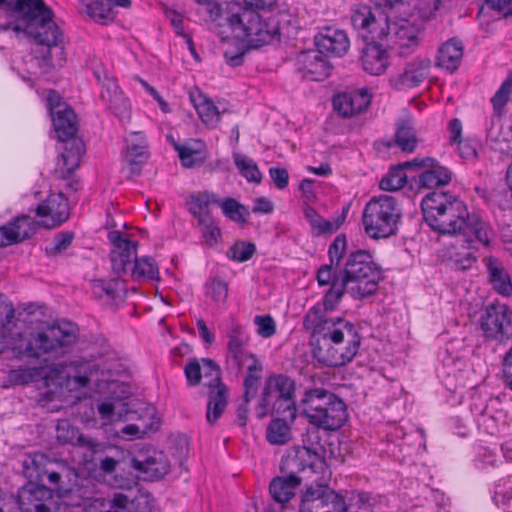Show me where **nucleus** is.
I'll return each instance as SVG.
<instances>
[{"instance_id": "35", "label": "nucleus", "mask_w": 512, "mask_h": 512, "mask_svg": "<svg viewBox=\"0 0 512 512\" xmlns=\"http://www.w3.org/2000/svg\"><path fill=\"white\" fill-rule=\"evenodd\" d=\"M395 143L404 152H413L417 146L415 128L410 119L397 121Z\"/></svg>"}, {"instance_id": "40", "label": "nucleus", "mask_w": 512, "mask_h": 512, "mask_svg": "<svg viewBox=\"0 0 512 512\" xmlns=\"http://www.w3.org/2000/svg\"><path fill=\"white\" fill-rule=\"evenodd\" d=\"M415 167V165L399 164L389 170L387 175L383 177L379 183V187L385 191H396L405 186L407 182V175L404 171L405 168Z\"/></svg>"}, {"instance_id": "59", "label": "nucleus", "mask_w": 512, "mask_h": 512, "mask_svg": "<svg viewBox=\"0 0 512 512\" xmlns=\"http://www.w3.org/2000/svg\"><path fill=\"white\" fill-rule=\"evenodd\" d=\"M257 333L263 338H269L276 333V324L270 315H257L254 317Z\"/></svg>"}, {"instance_id": "32", "label": "nucleus", "mask_w": 512, "mask_h": 512, "mask_svg": "<svg viewBox=\"0 0 512 512\" xmlns=\"http://www.w3.org/2000/svg\"><path fill=\"white\" fill-rule=\"evenodd\" d=\"M68 367V377L79 387H86L94 378L99 380L100 365L95 360L79 358L71 361Z\"/></svg>"}, {"instance_id": "43", "label": "nucleus", "mask_w": 512, "mask_h": 512, "mask_svg": "<svg viewBox=\"0 0 512 512\" xmlns=\"http://www.w3.org/2000/svg\"><path fill=\"white\" fill-rule=\"evenodd\" d=\"M218 205L221 207L223 214L230 220L244 224L247 222L249 211L244 205L240 204L233 198L219 199Z\"/></svg>"}, {"instance_id": "1", "label": "nucleus", "mask_w": 512, "mask_h": 512, "mask_svg": "<svg viewBox=\"0 0 512 512\" xmlns=\"http://www.w3.org/2000/svg\"><path fill=\"white\" fill-rule=\"evenodd\" d=\"M337 270L321 266L316 275L319 286H330L320 305L311 307L303 319V326L319 337L313 351L314 358L328 367L343 366L356 356L361 336L356 326L342 317H325L324 312L334 311L343 295L346 284L337 276Z\"/></svg>"}, {"instance_id": "61", "label": "nucleus", "mask_w": 512, "mask_h": 512, "mask_svg": "<svg viewBox=\"0 0 512 512\" xmlns=\"http://www.w3.org/2000/svg\"><path fill=\"white\" fill-rule=\"evenodd\" d=\"M174 149L178 152L179 159L184 167L191 168L201 163V159H197L198 153L190 147L173 143Z\"/></svg>"}, {"instance_id": "36", "label": "nucleus", "mask_w": 512, "mask_h": 512, "mask_svg": "<svg viewBox=\"0 0 512 512\" xmlns=\"http://www.w3.org/2000/svg\"><path fill=\"white\" fill-rule=\"evenodd\" d=\"M304 215L309 221L311 227L316 230L317 235L331 234L339 229L345 220V216H339L334 222L325 220L318 212L311 206L304 207Z\"/></svg>"}, {"instance_id": "51", "label": "nucleus", "mask_w": 512, "mask_h": 512, "mask_svg": "<svg viewBox=\"0 0 512 512\" xmlns=\"http://www.w3.org/2000/svg\"><path fill=\"white\" fill-rule=\"evenodd\" d=\"M512 93V74H509L507 78L502 82L500 88L495 92L491 98V102L494 111L501 115L503 108L508 103L510 95Z\"/></svg>"}, {"instance_id": "10", "label": "nucleus", "mask_w": 512, "mask_h": 512, "mask_svg": "<svg viewBox=\"0 0 512 512\" xmlns=\"http://www.w3.org/2000/svg\"><path fill=\"white\" fill-rule=\"evenodd\" d=\"M402 218L398 200L390 195L371 198L362 212L365 233L371 239H386L397 234Z\"/></svg>"}, {"instance_id": "21", "label": "nucleus", "mask_w": 512, "mask_h": 512, "mask_svg": "<svg viewBox=\"0 0 512 512\" xmlns=\"http://www.w3.org/2000/svg\"><path fill=\"white\" fill-rule=\"evenodd\" d=\"M124 159L128 164V176L140 175L143 165L149 158L148 143L143 132H132L126 138Z\"/></svg>"}, {"instance_id": "55", "label": "nucleus", "mask_w": 512, "mask_h": 512, "mask_svg": "<svg viewBox=\"0 0 512 512\" xmlns=\"http://www.w3.org/2000/svg\"><path fill=\"white\" fill-rule=\"evenodd\" d=\"M79 438V433L66 419L60 420L56 426V439L61 444H71Z\"/></svg>"}, {"instance_id": "15", "label": "nucleus", "mask_w": 512, "mask_h": 512, "mask_svg": "<svg viewBox=\"0 0 512 512\" xmlns=\"http://www.w3.org/2000/svg\"><path fill=\"white\" fill-rule=\"evenodd\" d=\"M430 67L431 61L428 58H414L390 77V85L398 91L418 87L428 77Z\"/></svg>"}, {"instance_id": "47", "label": "nucleus", "mask_w": 512, "mask_h": 512, "mask_svg": "<svg viewBox=\"0 0 512 512\" xmlns=\"http://www.w3.org/2000/svg\"><path fill=\"white\" fill-rule=\"evenodd\" d=\"M73 239V232L65 231L57 233L51 242L46 245V255L49 257L62 255L71 246Z\"/></svg>"}, {"instance_id": "54", "label": "nucleus", "mask_w": 512, "mask_h": 512, "mask_svg": "<svg viewBox=\"0 0 512 512\" xmlns=\"http://www.w3.org/2000/svg\"><path fill=\"white\" fill-rule=\"evenodd\" d=\"M101 508L102 512H127L128 497L122 493L115 494L112 498H99L95 500Z\"/></svg>"}, {"instance_id": "56", "label": "nucleus", "mask_w": 512, "mask_h": 512, "mask_svg": "<svg viewBox=\"0 0 512 512\" xmlns=\"http://www.w3.org/2000/svg\"><path fill=\"white\" fill-rule=\"evenodd\" d=\"M154 500L149 493H138L133 499H128L127 512H152Z\"/></svg>"}, {"instance_id": "30", "label": "nucleus", "mask_w": 512, "mask_h": 512, "mask_svg": "<svg viewBox=\"0 0 512 512\" xmlns=\"http://www.w3.org/2000/svg\"><path fill=\"white\" fill-rule=\"evenodd\" d=\"M510 324L508 311L504 306H490L481 318V328L487 337L496 338Z\"/></svg>"}, {"instance_id": "46", "label": "nucleus", "mask_w": 512, "mask_h": 512, "mask_svg": "<svg viewBox=\"0 0 512 512\" xmlns=\"http://www.w3.org/2000/svg\"><path fill=\"white\" fill-rule=\"evenodd\" d=\"M235 165L239 170L240 174L248 181L259 184L262 179V174L256 164V162L242 155L235 156Z\"/></svg>"}, {"instance_id": "18", "label": "nucleus", "mask_w": 512, "mask_h": 512, "mask_svg": "<svg viewBox=\"0 0 512 512\" xmlns=\"http://www.w3.org/2000/svg\"><path fill=\"white\" fill-rule=\"evenodd\" d=\"M296 65L306 78L321 81L330 75L332 66L323 52L317 50L302 51L297 55Z\"/></svg>"}, {"instance_id": "8", "label": "nucleus", "mask_w": 512, "mask_h": 512, "mask_svg": "<svg viewBox=\"0 0 512 512\" xmlns=\"http://www.w3.org/2000/svg\"><path fill=\"white\" fill-rule=\"evenodd\" d=\"M301 403L308 422L323 430H337L348 418L344 401L323 388L305 390Z\"/></svg>"}, {"instance_id": "57", "label": "nucleus", "mask_w": 512, "mask_h": 512, "mask_svg": "<svg viewBox=\"0 0 512 512\" xmlns=\"http://www.w3.org/2000/svg\"><path fill=\"white\" fill-rule=\"evenodd\" d=\"M15 315L13 304L6 301H0V342L3 347V338L7 334V326L12 322Z\"/></svg>"}, {"instance_id": "60", "label": "nucleus", "mask_w": 512, "mask_h": 512, "mask_svg": "<svg viewBox=\"0 0 512 512\" xmlns=\"http://www.w3.org/2000/svg\"><path fill=\"white\" fill-rule=\"evenodd\" d=\"M207 294L217 303L225 302L228 295L227 283L220 279L214 278L207 287Z\"/></svg>"}, {"instance_id": "53", "label": "nucleus", "mask_w": 512, "mask_h": 512, "mask_svg": "<svg viewBox=\"0 0 512 512\" xmlns=\"http://www.w3.org/2000/svg\"><path fill=\"white\" fill-rule=\"evenodd\" d=\"M42 376L40 367L12 369L9 372V380L15 385H25Z\"/></svg>"}, {"instance_id": "17", "label": "nucleus", "mask_w": 512, "mask_h": 512, "mask_svg": "<svg viewBox=\"0 0 512 512\" xmlns=\"http://www.w3.org/2000/svg\"><path fill=\"white\" fill-rule=\"evenodd\" d=\"M36 215L42 218L41 226L54 228L65 222L70 215L68 199L62 193H54L38 205Z\"/></svg>"}, {"instance_id": "37", "label": "nucleus", "mask_w": 512, "mask_h": 512, "mask_svg": "<svg viewBox=\"0 0 512 512\" xmlns=\"http://www.w3.org/2000/svg\"><path fill=\"white\" fill-rule=\"evenodd\" d=\"M44 459L43 455L35 456L30 460L31 465L26 461L24 464L25 472L30 478L34 477L38 481H43V477L47 476L49 484L57 488L59 486L61 476L58 472L42 468V462Z\"/></svg>"}, {"instance_id": "64", "label": "nucleus", "mask_w": 512, "mask_h": 512, "mask_svg": "<svg viewBox=\"0 0 512 512\" xmlns=\"http://www.w3.org/2000/svg\"><path fill=\"white\" fill-rule=\"evenodd\" d=\"M47 106L50 114H59L61 110L67 109L70 106L62 102L58 92L50 90L47 95Z\"/></svg>"}, {"instance_id": "28", "label": "nucleus", "mask_w": 512, "mask_h": 512, "mask_svg": "<svg viewBox=\"0 0 512 512\" xmlns=\"http://www.w3.org/2000/svg\"><path fill=\"white\" fill-rule=\"evenodd\" d=\"M484 263L489 282L494 290L503 296H509L512 293V282L503 263L494 256L486 257Z\"/></svg>"}, {"instance_id": "16", "label": "nucleus", "mask_w": 512, "mask_h": 512, "mask_svg": "<svg viewBox=\"0 0 512 512\" xmlns=\"http://www.w3.org/2000/svg\"><path fill=\"white\" fill-rule=\"evenodd\" d=\"M404 165H415V167L423 169L419 174V185L424 188L432 189L445 186L452 180L451 170L434 158H415L412 161L404 162Z\"/></svg>"}, {"instance_id": "44", "label": "nucleus", "mask_w": 512, "mask_h": 512, "mask_svg": "<svg viewBox=\"0 0 512 512\" xmlns=\"http://www.w3.org/2000/svg\"><path fill=\"white\" fill-rule=\"evenodd\" d=\"M197 221L207 245L214 246L217 244L221 237V230L215 223L210 211H207V214H199Z\"/></svg>"}, {"instance_id": "25", "label": "nucleus", "mask_w": 512, "mask_h": 512, "mask_svg": "<svg viewBox=\"0 0 512 512\" xmlns=\"http://www.w3.org/2000/svg\"><path fill=\"white\" fill-rule=\"evenodd\" d=\"M101 86L100 98L108 108L121 120L130 119L129 101L120 91L116 80L105 75V81Z\"/></svg>"}, {"instance_id": "29", "label": "nucleus", "mask_w": 512, "mask_h": 512, "mask_svg": "<svg viewBox=\"0 0 512 512\" xmlns=\"http://www.w3.org/2000/svg\"><path fill=\"white\" fill-rule=\"evenodd\" d=\"M462 42L451 38L443 43L437 53L436 65L446 71L453 73L458 69L463 57Z\"/></svg>"}, {"instance_id": "2", "label": "nucleus", "mask_w": 512, "mask_h": 512, "mask_svg": "<svg viewBox=\"0 0 512 512\" xmlns=\"http://www.w3.org/2000/svg\"><path fill=\"white\" fill-rule=\"evenodd\" d=\"M423 218L435 232L443 235H460L466 244L463 253L450 254L456 269H469L476 261L470 249L476 243L489 246L494 235L490 224L476 213H470L458 197L443 191H432L421 201Z\"/></svg>"}, {"instance_id": "50", "label": "nucleus", "mask_w": 512, "mask_h": 512, "mask_svg": "<svg viewBox=\"0 0 512 512\" xmlns=\"http://www.w3.org/2000/svg\"><path fill=\"white\" fill-rule=\"evenodd\" d=\"M256 252L255 244L246 241H236L227 251V257L236 262H245Z\"/></svg>"}, {"instance_id": "26", "label": "nucleus", "mask_w": 512, "mask_h": 512, "mask_svg": "<svg viewBox=\"0 0 512 512\" xmlns=\"http://www.w3.org/2000/svg\"><path fill=\"white\" fill-rule=\"evenodd\" d=\"M64 143L58 170L63 178L69 177L80 165L81 157L85 153V144L82 139L71 136Z\"/></svg>"}, {"instance_id": "45", "label": "nucleus", "mask_w": 512, "mask_h": 512, "mask_svg": "<svg viewBox=\"0 0 512 512\" xmlns=\"http://www.w3.org/2000/svg\"><path fill=\"white\" fill-rule=\"evenodd\" d=\"M272 415L293 422L297 416L295 398H275L270 404Z\"/></svg>"}, {"instance_id": "9", "label": "nucleus", "mask_w": 512, "mask_h": 512, "mask_svg": "<svg viewBox=\"0 0 512 512\" xmlns=\"http://www.w3.org/2000/svg\"><path fill=\"white\" fill-rule=\"evenodd\" d=\"M77 326L69 321H59L29 333L15 349L27 357L39 358L42 355L58 353L71 346L78 339Z\"/></svg>"}, {"instance_id": "3", "label": "nucleus", "mask_w": 512, "mask_h": 512, "mask_svg": "<svg viewBox=\"0 0 512 512\" xmlns=\"http://www.w3.org/2000/svg\"><path fill=\"white\" fill-rule=\"evenodd\" d=\"M16 18L12 30L23 32L37 44L45 46L44 61L51 66H63L66 62V37L61 28L53 21L52 10L43 0H0Z\"/></svg>"}, {"instance_id": "34", "label": "nucleus", "mask_w": 512, "mask_h": 512, "mask_svg": "<svg viewBox=\"0 0 512 512\" xmlns=\"http://www.w3.org/2000/svg\"><path fill=\"white\" fill-rule=\"evenodd\" d=\"M53 126L59 140H67L76 136L78 130L76 114L71 107L51 115Z\"/></svg>"}, {"instance_id": "48", "label": "nucleus", "mask_w": 512, "mask_h": 512, "mask_svg": "<svg viewBox=\"0 0 512 512\" xmlns=\"http://www.w3.org/2000/svg\"><path fill=\"white\" fill-rule=\"evenodd\" d=\"M493 500L500 506H509L512 503V476H506L495 484Z\"/></svg>"}, {"instance_id": "6", "label": "nucleus", "mask_w": 512, "mask_h": 512, "mask_svg": "<svg viewBox=\"0 0 512 512\" xmlns=\"http://www.w3.org/2000/svg\"><path fill=\"white\" fill-rule=\"evenodd\" d=\"M270 10L243 7L237 2L227 3L225 21L236 37L246 41L250 47L258 48L279 34L278 21L267 15Z\"/></svg>"}, {"instance_id": "11", "label": "nucleus", "mask_w": 512, "mask_h": 512, "mask_svg": "<svg viewBox=\"0 0 512 512\" xmlns=\"http://www.w3.org/2000/svg\"><path fill=\"white\" fill-rule=\"evenodd\" d=\"M209 370L211 380L205 382L210 388L208 395L206 419L210 424L215 423L227 405V387L221 382L219 366L209 358L189 359L184 367V374L189 386H196L202 379V371Z\"/></svg>"}, {"instance_id": "20", "label": "nucleus", "mask_w": 512, "mask_h": 512, "mask_svg": "<svg viewBox=\"0 0 512 512\" xmlns=\"http://www.w3.org/2000/svg\"><path fill=\"white\" fill-rule=\"evenodd\" d=\"M132 467L140 473L146 481H155L169 473L171 465L168 457L163 452L154 451L147 456L133 457Z\"/></svg>"}, {"instance_id": "12", "label": "nucleus", "mask_w": 512, "mask_h": 512, "mask_svg": "<svg viewBox=\"0 0 512 512\" xmlns=\"http://www.w3.org/2000/svg\"><path fill=\"white\" fill-rule=\"evenodd\" d=\"M299 512H348L344 499L327 485L310 486L302 495Z\"/></svg>"}, {"instance_id": "58", "label": "nucleus", "mask_w": 512, "mask_h": 512, "mask_svg": "<svg viewBox=\"0 0 512 512\" xmlns=\"http://www.w3.org/2000/svg\"><path fill=\"white\" fill-rule=\"evenodd\" d=\"M262 373L258 371L245 372L243 379V393L246 398H254L258 392V389L262 380Z\"/></svg>"}, {"instance_id": "39", "label": "nucleus", "mask_w": 512, "mask_h": 512, "mask_svg": "<svg viewBox=\"0 0 512 512\" xmlns=\"http://www.w3.org/2000/svg\"><path fill=\"white\" fill-rule=\"evenodd\" d=\"M289 420L273 419L266 431L267 441L273 445H284L291 440Z\"/></svg>"}, {"instance_id": "63", "label": "nucleus", "mask_w": 512, "mask_h": 512, "mask_svg": "<svg viewBox=\"0 0 512 512\" xmlns=\"http://www.w3.org/2000/svg\"><path fill=\"white\" fill-rule=\"evenodd\" d=\"M93 290L98 297L107 295L110 298H115L120 291V287L117 282L97 281L93 284Z\"/></svg>"}, {"instance_id": "14", "label": "nucleus", "mask_w": 512, "mask_h": 512, "mask_svg": "<svg viewBox=\"0 0 512 512\" xmlns=\"http://www.w3.org/2000/svg\"><path fill=\"white\" fill-rule=\"evenodd\" d=\"M108 239L113 245L110 252L113 272L118 276L131 272L138 243L136 241L123 238L119 231L109 232Z\"/></svg>"}, {"instance_id": "19", "label": "nucleus", "mask_w": 512, "mask_h": 512, "mask_svg": "<svg viewBox=\"0 0 512 512\" xmlns=\"http://www.w3.org/2000/svg\"><path fill=\"white\" fill-rule=\"evenodd\" d=\"M41 222L35 221L28 215H20L12 219L7 225L0 227V247L22 242L32 237Z\"/></svg>"}, {"instance_id": "27", "label": "nucleus", "mask_w": 512, "mask_h": 512, "mask_svg": "<svg viewBox=\"0 0 512 512\" xmlns=\"http://www.w3.org/2000/svg\"><path fill=\"white\" fill-rule=\"evenodd\" d=\"M363 49L361 62L363 69L371 75L383 74L389 66V55L377 40H368Z\"/></svg>"}, {"instance_id": "23", "label": "nucleus", "mask_w": 512, "mask_h": 512, "mask_svg": "<svg viewBox=\"0 0 512 512\" xmlns=\"http://www.w3.org/2000/svg\"><path fill=\"white\" fill-rule=\"evenodd\" d=\"M315 45L326 55L341 57L348 51L350 41L344 30L326 26L316 34Z\"/></svg>"}, {"instance_id": "42", "label": "nucleus", "mask_w": 512, "mask_h": 512, "mask_svg": "<svg viewBox=\"0 0 512 512\" xmlns=\"http://www.w3.org/2000/svg\"><path fill=\"white\" fill-rule=\"evenodd\" d=\"M131 276L135 280H154L158 276V267L154 260L150 257L138 258L137 255L134 259L133 267L131 268Z\"/></svg>"}, {"instance_id": "49", "label": "nucleus", "mask_w": 512, "mask_h": 512, "mask_svg": "<svg viewBox=\"0 0 512 512\" xmlns=\"http://www.w3.org/2000/svg\"><path fill=\"white\" fill-rule=\"evenodd\" d=\"M346 245V236L344 234L337 235L328 249L330 263L324 264L323 266H330L332 269L339 270L341 268L340 263L346 250Z\"/></svg>"}, {"instance_id": "13", "label": "nucleus", "mask_w": 512, "mask_h": 512, "mask_svg": "<svg viewBox=\"0 0 512 512\" xmlns=\"http://www.w3.org/2000/svg\"><path fill=\"white\" fill-rule=\"evenodd\" d=\"M295 390L296 384L292 378L285 374L271 373L265 379L264 388L256 407L258 418L268 415L273 392L277 393L276 398H295Z\"/></svg>"}, {"instance_id": "38", "label": "nucleus", "mask_w": 512, "mask_h": 512, "mask_svg": "<svg viewBox=\"0 0 512 512\" xmlns=\"http://www.w3.org/2000/svg\"><path fill=\"white\" fill-rule=\"evenodd\" d=\"M87 15L102 24L112 22L115 18L110 0H86Z\"/></svg>"}, {"instance_id": "62", "label": "nucleus", "mask_w": 512, "mask_h": 512, "mask_svg": "<svg viewBox=\"0 0 512 512\" xmlns=\"http://www.w3.org/2000/svg\"><path fill=\"white\" fill-rule=\"evenodd\" d=\"M348 512H374L371 497L367 493H358L351 499Z\"/></svg>"}, {"instance_id": "5", "label": "nucleus", "mask_w": 512, "mask_h": 512, "mask_svg": "<svg viewBox=\"0 0 512 512\" xmlns=\"http://www.w3.org/2000/svg\"><path fill=\"white\" fill-rule=\"evenodd\" d=\"M318 449H322L319 444L318 447L304 445L282 458L280 470L284 475L273 478L269 486L274 501L281 504L290 501L301 482L310 478L317 466L323 464Z\"/></svg>"}, {"instance_id": "24", "label": "nucleus", "mask_w": 512, "mask_h": 512, "mask_svg": "<svg viewBox=\"0 0 512 512\" xmlns=\"http://www.w3.org/2000/svg\"><path fill=\"white\" fill-rule=\"evenodd\" d=\"M370 103L371 95L366 88L342 92L333 98L335 111L345 118H350L363 112Z\"/></svg>"}, {"instance_id": "7", "label": "nucleus", "mask_w": 512, "mask_h": 512, "mask_svg": "<svg viewBox=\"0 0 512 512\" xmlns=\"http://www.w3.org/2000/svg\"><path fill=\"white\" fill-rule=\"evenodd\" d=\"M337 274L346 284L347 293L355 299L374 294L382 279L380 267L366 250L351 252L345 259L343 267L337 270Z\"/></svg>"}, {"instance_id": "22", "label": "nucleus", "mask_w": 512, "mask_h": 512, "mask_svg": "<svg viewBox=\"0 0 512 512\" xmlns=\"http://www.w3.org/2000/svg\"><path fill=\"white\" fill-rule=\"evenodd\" d=\"M52 498V489L45 485L30 483L20 491L18 506L23 512H50L47 502Z\"/></svg>"}, {"instance_id": "52", "label": "nucleus", "mask_w": 512, "mask_h": 512, "mask_svg": "<svg viewBox=\"0 0 512 512\" xmlns=\"http://www.w3.org/2000/svg\"><path fill=\"white\" fill-rule=\"evenodd\" d=\"M229 365L237 369L238 372H263V365L254 353L249 351L241 354L238 360H231L228 362Z\"/></svg>"}, {"instance_id": "33", "label": "nucleus", "mask_w": 512, "mask_h": 512, "mask_svg": "<svg viewBox=\"0 0 512 512\" xmlns=\"http://www.w3.org/2000/svg\"><path fill=\"white\" fill-rule=\"evenodd\" d=\"M190 100L205 125L215 127L219 123L220 111L208 97L200 92L190 93Z\"/></svg>"}, {"instance_id": "41", "label": "nucleus", "mask_w": 512, "mask_h": 512, "mask_svg": "<svg viewBox=\"0 0 512 512\" xmlns=\"http://www.w3.org/2000/svg\"><path fill=\"white\" fill-rule=\"evenodd\" d=\"M218 203L219 198L216 194L209 191L199 192L190 196L189 211L196 219H198L199 214H207L211 204L218 205Z\"/></svg>"}, {"instance_id": "4", "label": "nucleus", "mask_w": 512, "mask_h": 512, "mask_svg": "<svg viewBox=\"0 0 512 512\" xmlns=\"http://www.w3.org/2000/svg\"><path fill=\"white\" fill-rule=\"evenodd\" d=\"M351 23L364 40H386L399 56L413 53L419 45V29L407 20L390 25L388 17L369 6L353 10Z\"/></svg>"}, {"instance_id": "31", "label": "nucleus", "mask_w": 512, "mask_h": 512, "mask_svg": "<svg viewBox=\"0 0 512 512\" xmlns=\"http://www.w3.org/2000/svg\"><path fill=\"white\" fill-rule=\"evenodd\" d=\"M227 339L226 361L228 363L231 360H238L241 354L247 351L250 336L241 324L232 319L227 330Z\"/></svg>"}]
</instances>
